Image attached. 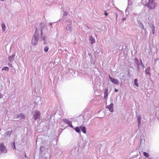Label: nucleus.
Listing matches in <instances>:
<instances>
[{
  "instance_id": "obj_20",
  "label": "nucleus",
  "mask_w": 159,
  "mask_h": 159,
  "mask_svg": "<svg viewBox=\"0 0 159 159\" xmlns=\"http://www.w3.org/2000/svg\"><path fill=\"white\" fill-rule=\"evenodd\" d=\"M48 46H45L44 48V50L46 52H47L48 51Z\"/></svg>"
},
{
  "instance_id": "obj_12",
  "label": "nucleus",
  "mask_w": 159,
  "mask_h": 159,
  "mask_svg": "<svg viewBox=\"0 0 159 159\" xmlns=\"http://www.w3.org/2000/svg\"><path fill=\"white\" fill-rule=\"evenodd\" d=\"M15 57V55H12L11 56L9 57V60L10 61H12L14 59V58Z\"/></svg>"
},
{
  "instance_id": "obj_18",
  "label": "nucleus",
  "mask_w": 159,
  "mask_h": 159,
  "mask_svg": "<svg viewBox=\"0 0 159 159\" xmlns=\"http://www.w3.org/2000/svg\"><path fill=\"white\" fill-rule=\"evenodd\" d=\"M143 154L146 157H149V154L145 152H143Z\"/></svg>"
},
{
  "instance_id": "obj_26",
  "label": "nucleus",
  "mask_w": 159,
  "mask_h": 159,
  "mask_svg": "<svg viewBox=\"0 0 159 159\" xmlns=\"http://www.w3.org/2000/svg\"><path fill=\"white\" fill-rule=\"evenodd\" d=\"M140 62H141V63L142 64H143L142 62V61L141 59H140Z\"/></svg>"
},
{
  "instance_id": "obj_24",
  "label": "nucleus",
  "mask_w": 159,
  "mask_h": 159,
  "mask_svg": "<svg viewBox=\"0 0 159 159\" xmlns=\"http://www.w3.org/2000/svg\"><path fill=\"white\" fill-rule=\"evenodd\" d=\"M105 15L106 16H107V15H108L106 11H105Z\"/></svg>"
},
{
  "instance_id": "obj_8",
  "label": "nucleus",
  "mask_w": 159,
  "mask_h": 159,
  "mask_svg": "<svg viewBox=\"0 0 159 159\" xmlns=\"http://www.w3.org/2000/svg\"><path fill=\"white\" fill-rule=\"evenodd\" d=\"M64 121H65V122L70 127H73V126L72 124V122L71 121H70L69 120H67L66 119L64 120Z\"/></svg>"
},
{
  "instance_id": "obj_16",
  "label": "nucleus",
  "mask_w": 159,
  "mask_h": 159,
  "mask_svg": "<svg viewBox=\"0 0 159 159\" xmlns=\"http://www.w3.org/2000/svg\"><path fill=\"white\" fill-rule=\"evenodd\" d=\"M6 28V26L5 25L2 24V28L3 31H4L5 30Z\"/></svg>"
},
{
  "instance_id": "obj_21",
  "label": "nucleus",
  "mask_w": 159,
  "mask_h": 159,
  "mask_svg": "<svg viewBox=\"0 0 159 159\" xmlns=\"http://www.w3.org/2000/svg\"><path fill=\"white\" fill-rule=\"evenodd\" d=\"M9 70V68L7 67H5L2 69V70Z\"/></svg>"
},
{
  "instance_id": "obj_25",
  "label": "nucleus",
  "mask_w": 159,
  "mask_h": 159,
  "mask_svg": "<svg viewBox=\"0 0 159 159\" xmlns=\"http://www.w3.org/2000/svg\"><path fill=\"white\" fill-rule=\"evenodd\" d=\"M118 91V89H115V92H117Z\"/></svg>"
},
{
  "instance_id": "obj_14",
  "label": "nucleus",
  "mask_w": 159,
  "mask_h": 159,
  "mask_svg": "<svg viewBox=\"0 0 159 159\" xmlns=\"http://www.w3.org/2000/svg\"><path fill=\"white\" fill-rule=\"evenodd\" d=\"M134 61L135 62V63L138 66V67H139V61L138 59L137 58H136L134 59Z\"/></svg>"
},
{
  "instance_id": "obj_5",
  "label": "nucleus",
  "mask_w": 159,
  "mask_h": 159,
  "mask_svg": "<svg viewBox=\"0 0 159 159\" xmlns=\"http://www.w3.org/2000/svg\"><path fill=\"white\" fill-rule=\"evenodd\" d=\"M106 108H108L111 112H112L113 111V104L112 103L110 104L109 105L106 106Z\"/></svg>"
},
{
  "instance_id": "obj_30",
  "label": "nucleus",
  "mask_w": 159,
  "mask_h": 159,
  "mask_svg": "<svg viewBox=\"0 0 159 159\" xmlns=\"http://www.w3.org/2000/svg\"><path fill=\"white\" fill-rule=\"evenodd\" d=\"M66 15V14H65V15Z\"/></svg>"
},
{
  "instance_id": "obj_9",
  "label": "nucleus",
  "mask_w": 159,
  "mask_h": 159,
  "mask_svg": "<svg viewBox=\"0 0 159 159\" xmlns=\"http://www.w3.org/2000/svg\"><path fill=\"white\" fill-rule=\"evenodd\" d=\"M17 118L20 119H22L25 118V116L23 114H20L18 115Z\"/></svg>"
},
{
  "instance_id": "obj_27",
  "label": "nucleus",
  "mask_w": 159,
  "mask_h": 159,
  "mask_svg": "<svg viewBox=\"0 0 159 159\" xmlns=\"http://www.w3.org/2000/svg\"><path fill=\"white\" fill-rule=\"evenodd\" d=\"M142 28H143H143H144V27H143V25H142Z\"/></svg>"
},
{
  "instance_id": "obj_22",
  "label": "nucleus",
  "mask_w": 159,
  "mask_h": 159,
  "mask_svg": "<svg viewBox=\"0 0 159 159\" xmlns=\"http://www.w3.org/2000/svg\"><path fill=\"white\" fill-rule=\"evenodd\" d=\"M13 145V149H16L15 146V143L14 141L12 142Z\"/></svg>"
},
{
  "instance_id": "obj_11",
  "label": "nucleus",
  "mask_w": 159,
  "mask_h": 159,
  "mask_svg": "<svg viewBox=\"0 0 159 159\" xmlns=\"http://www.w3.org/2000/svg\"><path fill=\"white\" fill-rule=\"evenodd\" d=\"M80 129H81L83 132L84 133H85L86 132V128L84 126H82L80 127Z\"/></svg>"
},
{
  "instance_id": "obj_15",
  "label": "nucleus",
  "mask_w": 159,
  "mask_h": 159,
  "mask_svg": "<svg viewBox=\"0 0 159 159\" xmlns=\"http://www.w3.org/2000/svg\"><path fill=\"white\" fill-rule=\"evenodd\" d=\"M134 84L137 86V87H138V80L137 79H134Z\"/></svg>"
},
{
  "instance_id": "obj_23",
  "label": "nucleus",
  "mask_w": 159,
  "mask_h": 159,
  "mask_svg": "<svg viewBox=\"0 0 159 159\" xmlns=\"http://www.w3.org/2000/svg\"><path fill=\"white\" fill-rule=\"evenodd\" d=\"M12 131H8L7 132V135H10L11 134Z\"/></svg>"
},
{
  "instance_id": "obj_17",
  "label": "nucleus",
  "mask_w": 159,
  "mask_h": 159,
  "mask_svg": "<svg viewBox=\"0 0 159 159\" xmlns=\"http://www.w3.org/2000/svg\"><path fill=\"white\" fill-rule=\"evenodd\" d=\"M75 130L78 133H79L80 132V129L78 127H76L75 129Z\"/></svg>"
},
{
  "instance_id": "obj_2",
  "label": "nucleus",
  "mask_w": 159,
  "mask_h": 159,
  "mask_svg": "<svg viewBox=\"0 0 159 159\" xmlns=\"http://www.w3.org/2000/svg\"><path fill=\"white\" fill-rule=\"evenodd\" d=\"M33 117L35 120L40 118V112L39 111L36 110L35 111Z\"/></svg>"
},
{
  "instance_id": "obj_28",
  "label": "nucleus",
  "mask_w": 159,
  "mask_h": 159,
  "mask_svg": "<svg viewBox=\"0 0 159 159\" xmlns=\"http://www.w3.org/2000/svg\"><path fill=\"white\" fill-rule=\"evenodd\" d=\"M37 28H36V31H35V33L36 32V31H37Z\"/></svg>"
},
{
  "instance_id": "obj_1",
  "label": "nucleus",
  "mask_w": 159,
  "mask_h": 159,
  "mask_svg": "<svg viewBox=\"0 0 159 159\" xmlns=\"http://www.w3.org/2000/svg\"><path fill=\"white\" fill-rule=\"evenodd\" d=\"M157 5L155 2V0H148V2L145 4L150 10H153L155 8Z\"/></svg>"
},
{
  "instance_id": "obj_4",
  "label": "nucleus",
  "mask_w": 159,
  "mask_h": 159,
  "mask_svg": "<svg viewBox=\"0 0 159 159\" xmlns=\"http://www.w3.org/2000/svg\"><path fill=\"white\" fill-rule=\"evenodd\" d=\"M109 78L110 81L113 83L115 84H118L119 83V81L116 79H115L112 78L111 76L109 75Z\"/></svg>"
},
{
  "instance_id": "obj_7",
  "label": "nucleus",
  "mask_w": 159,
  "mask_h": 159,
  "mask_svg": "<svg viewBox=\"0 0 159 159\" xmlns=\"http://www.w3.org/2000/svg\"><path fill=\"white\" fill-rule=\"evenodd\" d=\"M108 89L107 88H106L104 92V98L105 99H107V97L108 95Z\"/></svg>"
},
{
  "instance_id": "obj_13",
  "label": "nucleus",
  "mask_w": 159,
  "mask_h": 159,
  "mask_svg": "<svg viewBox=\"0 0 159 159\" xmlns=\"http://www.w3.org/2000/svg\"><path fill=\"white\" fill-rule=\"evenodd\" d=\"M150 67H148L147 69L145 70V73L147 74L148 75H150Z\"/></svg>"
},
{
  "instance_id": "obj_6",
  "label": "nucleus",
  "mask_w": 159,
  "mask_h": 159,
  "mask_svg": "<svg viewBox=\"0 0 159 159\" xmlns=\"http://www.w3.org/2000/svg\"><path fill=\"white\" fill-rule=\"evenodd\" d=\"M38 41V39L36 37H34L33 38L32 43L34 45H35L37 44Z\"/></svg>"
},
{
  "instance_id": "obj_3",
  "label": "nucleus",
  "mask_w": 159,
  "mask_h": 159,
  "mask_svg": "<svg viewBox=\"0 0 159 159\" xmlns=\"http://www.w3.org/2000/svg\"><path fill=\"white\" fill-rule=\"evenodd\" d=\"M0 151L4 153L7 152V151L5 146L4 145L3 143H2L0 144Z\"/></svg>"
},
{
  "instance_id": "obj_29",
  "label": "nucleus",
  "mask_w": 159,
  "mask_h": 159,
  "mask_svg": "<svg viewBox=\"0 0 159 159\" xmlns=\"http://www.w3.org/2000/svg\"><path fill=\"white\" fill-rule=\"evenodd\" d=\"M66 15V14H65V15Z\"/></svg>"
},
{
  "instance_id": "obj_10",
  "label": "nucleus",
  "mask_w": 159,
  "mask_h": 159,
  "mask_svg": "<svg viewBox=\"0 0 159 159\" xmlns=\"http://www.w3.org/2000/svg\"><path fill=\"white\" fill-rule=\"evenodd\" d=\"M89 39H90V43L91 44H92L93 43H95V40L93 39V38L92 36H90Z\"/></svg>"
},
{
  "instance_id": "obj_19",
  "label": "nucleus",
  "mask_w": 159,
  "mask_h": 159,
  "mask_svg": "<svg viewBox=\"0 0 159 159\" xmlns=\"http://www.w3.org/2000/svg\"><path fill=\"white\" fill-rule=\"evenodd\" d=\"M137 120L138 121V123H140L141 120L140 116H137Z\"/></svg>"
}]
</instances>
